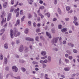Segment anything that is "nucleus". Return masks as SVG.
Segmentation results:
<instances>
[{
  "instance_id": "obj_1",
  "label": "nucleus",
  "mask_w": 79,
  "mask_h": 79,
  "mask_svg": "<svg viewBox=\"0 0 79 79\" xmlns=\"http://www.w3.org/2000/svg\"><path fill=\"white\" fill-rule=\"evenodd\" d=\"M20 33L18 31L15 30L14 32V35L15 37H18L20 35Z\"/></svg>"
},
{
  "instance_id": "obj_2",
  "label": "nucleus",
  "mask_w": 79,
  "mask_h": 79,
  "mask_svg": "<svg viewBox=\"0 0 79 79\" xmlns=\"http://www.w3.org/2000/svg\"><path fill=\"white\" fill-rule=\"evenodd\" d=\"M58 40V38H55L51 41V42L52 44H56Z\"/></svg>"
},
{
  "instance_id": "obj_3",
  "label": "nucleus",
  "mask_w": 79,
  "mask_h": 79,
  "mask_svg": "<svg viewBox=\"0 0 79 79\" xmlns=\"http://www.w3.org/2000/svg\"><path fill=\"white\" fill-rule=\"evenodd\" d=\"M12 71L15 73H17L18 72V68L15 66H12Z\"/></svg>"
},
{
  "instance_id": "obj_4",
  "label": "nucleus",
  "mask_w": 79,
  "mask_h": 79,
  "mask_svg": "<svg viewBox=\"0 0 79 79\" xmlns=\"http://www.w3.org/2000/svg\"><path fill=\"white\" fill-rule=\"evenodd\" d=\"M37 13H38V15L39 16H41V18H42V19H43V18H44V16L43 15H42L41 13L40 12V10H38L37 11Z\"/></svg>"
},
{
  "instance_id": "obj_5",
  "label": "nucleus",
  "mask_w": 79,
  "mask_h": 79,
  "mask_svg": "<svg viewBox=\"0 0 79 79\" xmlns=\"http://www.w3.org/2000/svg\"><path fill=\"white\" fill-rule=\"evenodd\" d=\"M14 33H13V31L12 30H10V35L11 37V39H13V34Z\"/></svg>"
},
{
  "instance_id": "obj_6",
  "label": "nucleus",
  "mask_w": 79,
  "mask_h": 79,
  "mask_svg": "<svg viewBox=\"0 0 79 79\" xmlns=\"http://www.w3.org/2000/svg\"><path fill=\"white\" fill-rule=\"evenodd\" d=\"M11 13H10L8 14L7 17V21H8L10 20V19H11Z\"/></svg>"
},
{
  "instance_id": "obj_7",
  "label": "nucleus",
  "mask_w": 79,
  "mask_h": 79,
  "mask_svg": "<svg viewBox=\"0 0 79 79\" xmlns=\"http://www.w3.org/2000/svg\"><path fill=\"white\" fill-rule=\"evenodd\" d=\"M46 34L47 36H48V37H49V39L52 38V36H51V35H50V33L47 31L46 32Z\"/></svg>"
},
{
  "instance_id": "obj_8",
  "label": "nucleus",
  "mask_w": 79,
  "mask_h": 79,
  "mask_svg": "<svg viewBox=\"0 0 79 79\" xmlns=\"http://www.w3.org/2000/svg\"><path fill=\"white\" fill-rule=\"evenodd\" d=\"M8 63V59L6 57L4 58V64H7Z\"/></svg>"
},
{
  "instance_id": "obj_9",
  "label": "nucleus",
  "mask_w": 79,
  "mask_h": 79,
  "mask_svg": "<svg viewBox=\"0 0 79 79\" xmlns=\"http://www.w3.org/2000/svg\"><path fill=\"white\" fill-rule=\"evenodd\" d=\"M46 52L44 51H42L41 52V55H43V56H45V55H46Z\"/></svg>"
},
{
  "instance_id": "obj_10",
  "label": "nucleus",
  "mask_w": 79,
  "mask_h": 79,
  "mask_svg": "<svg viewBox=\"0 0 79 79\" xmlns=\"http://www.w3.org/2000/svg\"><path fill=\"white\" fill-rule=\"evenodd\" d=\"M45 16H47L48 18H50V13L49 12H48L45 14Z\"/></svg>"
},
{
  "instance_id": "obj_11",
  "label": "nucleus",
  "mask_w": 79,
  "mask_h": 79,
  "mask_svg": "<svg viewBox=\"0 0 79 79\" xmlns=\"http://www.w3.org/2000/svg\"><path fill=\"white\" fill-rule=\"evenodd\" d=\"M68 44V46H71L72 48L74 46V44H72L70 43H69Z\"/></svg>"
},
{
  "instance_id": "obj_12",
  "label": "nucleus",
  "mask_w": 79,
  "mask_h": 79,
  "mask_svg": "<svg viewBox=\"0 0 79 79\" xmlns=\"http://www.w3.org/2000/svg\"><path fill=\"white\" fill-rule=\"evenodd\" d=\"M4 47L6 49H8V43H6L4 45Z\"/></svg>"
},
{
  "instance_id": "obj_13",
  "label": "nucleus",
  "mask_w": 79,
  "mask_h": 79,
  "mask_svg": "<svg viewBox=\"0 0 79 79\" xmlns=\"http://www.w3.org/2000/svg\"><path fill=\"white\" fill-rule=\"evenodd\" d=\"M20 69L23 72H25V71H26V69L24 67H21V68Z\"/></svg>"
},
{
  "instance_id": "obj_14",
  "label": "nucleus",
  "mask_w": 79,
  "mask_h": 79,
  "mask_svg": "<svg viewBox=\"0 0 79 79\" xmlns=\"http://www.w3.org/2000/svg\"><path fill=\"white\" fill-rule=\"evenodd\" d=\"M66 31H67V30L66 28H63L61 29L62 32H65Z\"/></svg>"
},
{
  "instance_id": "obj_15",
  "label": "nucleus",
  "mask_w": 79,
  "mask_h": 79,
  "mask_svg": "<svg viewBox=\"0 0 79 79\" xmlns=\"http://www.w3.org/2000/svg\"><path fill=\"white\" fill-rule=\"evenodd\" d=\"M27 1H28L30 5H32V2H33L34 1L33 0H27Z\"/></svg>"
},
{
  "instance_id": "obj_16",
  "label": "nucleus",
  "mask_w": 79,
  "mask_h": 79,
  "mask_svg": "<svg viewBox=\"0 0 79 79\" xmlns=\"http://www.w3.org/2000/svg\"><path fill=\"white\" fill-rule=\"evenodd\" d=\"M7 5V2H6L3 4V6L4 8H6Z\"/></svg>"
},
{
  "instance_id": "obj_17",
  "label": "nucleus",
  "mask_w": 79,
  "mask_h": 79,
  "mask_svg": "<svg viewBox=\"0 0 79 79\" xmlns=\"http://www.w3.org/2000/svg\"><path fill=\"white\" fill-rule=\"evenodd\" d=\"M51 58L50 56H48V62H49V63H50V62H51Z\"/></svg>"
},
{
  "instance_id": "obj_18",
  "label": "nucleus",
  "mask_w": 79,
  "mask_h": 79,
  "mask_svg": "<svg viewBox=\"0 0 79 79\" xmlns=\"http://www.w3.org/2000/svg\"><path fill=\"white\" fill-rule=\"evenodd\" d=\"M65 71H68L70 69V68L69 67H66L64 69Z\"/></svg>"
},
{
  "instance_id": "obj_19",
  "label": "nucleus",
  "mask_w": 79,
  "mask_h": 79,
  "mask_svg": "<svg viewBox=\"0 0 79 79\" xmlns=\"http://www.w3.org/2000/svg\"><path fill=\"white\" fill-rule=\"evenodd\" d=\"M58 12L59 15H61V10H60V8H58Z\"/></svg>"
},
{
  "instance_id": "obj_20",
  "label": "nucleus",
  "mask_w": 79,
  "mask_h": 79,
  "mask_svg": "<svg viewBox=\"0 0 79 79\" xmlns=\"http://www.w3.org/2000/svg\"><path fill=\"white\" fill-rule=\"evenodd\" d=\"M25 50H24L25 52H27L29 51V48H27V47H25Z\"/></svg>"
},
{
  "instance_id": "obj_21",
  "label": "nucleus",
  "mask_w": 79,
  "mask_h": 79,
  "mask_svg": "<svg viewBox=\"0 0 79 79\" xmlns=\"http://www.w3.org/2000/svg\"><path fill=\"white\" fill-rule=\"evenodd\" d=\"M28 18L29 19H30L32 18V15L30 13H29L28 14Z\"/></svg>"
},
{
  "instance_id": "obj_22",
  "label": "nucleus",
  "mask_w": 79,
  "mask_h": 79,
  "mask_svg": "<svg viewBox=\"0 0 79 79\" xmlns=\"http://www.w3.org/2000/svg\"><path fill=\"white\" fill-rule=\"evenodd\" d=\"M70 8H71L70 7L67 6L66 7V10L67 11H69L70 10Z\"/></svg>"
},
{
  "instance_id": "obj_23",
  "label": "nucleus",
  "mask_w": 79,
  "mask_h": 79,
  "mask_svg": "<svg viewBox=\"0 0 79 79\" xmlns=\"http://www.w3.org/2000/svg\"><path fill=\"white\" fill-rule=\"evenodd\" d=\"M25 33L26 34H28V32H29V30L27 29H26L25 30Z\"/></svg>"
},
{
  "instance_id": "obj_24",
  "label": "nucleus",
  "mask_w": 79,
  "mask_h": 79,
  "mask_svg": "<svg viewBox=\"0 0 79 79\" xmlns=\"http://www.w3.org/2000/svg\"><path fill=\"white\" fill-rule=\"evenodd\" d=\"M41 59H43V60H45V59H46L47 58V56H45L44 57H41Z\"/></svg>"
},
{
  "instance_id": "obj_25",
  "label": "nucleus",
  "mask_w": 79,
  "mask_h": 79,
  "mask_svg": "<svg viewBox=\"0 0 79 79\" xmlns=\"http://www.w3.org/2000/svg\"><path fill=\"white\" fill-rule=\"evenodd\" d=\"M5 16V13L3 12L2 13V15L1 16V18H3Z\"/></svg>"
},
{
  "instance_id": "obj_26",
  "label": "nucleus",
  "mask_w": 79,
  "mask_h": 79,
  "mask_svg": "<svg viewBox=\"0 0 79 79\" xmlns=\"http://www.w3.org/2000/svg\"><path fill=\"white\" fill-rule=\"evenodd\" d=\"M26 18V16H25V15L23 16V17L22 18L21 20V22L24 21V18Z\"/></svg>"
},
{
  "instance_id": "obj_27",
  "label": "nucleus",
  "mask_w": 79,
  "mask_h": 79,
  "mask_svg": "<svg viewBox=\"0 0 79 79\" xmlns=\"http://www.w3.org/2000/svg\"><path fill=\"white\" fill-rule=\"evenodd\" d=\"M0 31L1 32H2V33H4V32L5 31V28L2 29Z\"/></svg>"
},
{
  "instance_id": "obj_28",
  "label": "nucleus",
  "mask_w": 79,
  "mask_h": 79,
  "mask_svg": "<svg viewBox=\"0 0 79 79\" xmlns=\"http://www.w3.org/2000/svg\"><path fill=\"white\" fill-rule=\"evenodd\" d=\"M16 23L19 24H19L20 23V20H17L16 22Z\"/></svg>"
},
{
  "instance_id": "obj_29",
  "label": "nucleus",
  "mask_w": 79,
  "mask_h": 79,
  "mask_svg": "<svg viewBox=\"0 0 79 79\" xmlns=\"http://www.w3.org/2000/svg\"><path fill=\"white\" fill-rule=\"evenodd\" d=\"M20 48H21V49H23V50H24V47H23V45H21L20 46Z\"/></svg>"
},
{
  "instance_id": "obj_30",
  "label": "nucleus",
  "mask_w": 79,
  "mask_h": 79,
  "mask_svg": "<svg viewBox=\"0 0 79 79\" xmlns=\"http://www.w3.org/2000/svg\"><path fill=\"white\" fill-rule=\"evenodd\" d=\"M40 31V28H38L36 30V32L37 33L39 32Z\"/></svg>"
},
{
  "instance_id": "obj_31",
  "label": "nucleus",
  "mask_w": 79,
  "mask_h": 79,
  "mask_svg": "<svg viewBox=\"0 0 79 79\" xmlns=\"http://www.w3.org/2000/svg\"><path fill=\"white\" fill-rule=\"evenodd\" d=\"M3 58V56L2 55H0V60H2Z\"/></svg>"
},
{
  "instance_id": "obj_32",
  "label": "nucleus",
  "mask_w": 79,
  "mask_h": 79,
  "mask_svg": "<svg viewBox=\"0 0 79 79\" xmlns=\"http://www.w3.org/2000/svg\"><path fill=\"white\" fill-rule=\"evenodd\" d=\"M14 3H15V1L14 0H11V5H14Z\"/></svg>"
},
{
  "instance_id": "obj_33",
  "label": "nucleus",
  "mask_w": 79,
  "mask_h": 79,
  "mask_svg": "<svg viewBox=\"0 0 79 79\" xmlns=\"http://www.w3.org/2000/svg\"><path fill=\"white\" fill-rule=\"evenodd\" d=\"M47 67V65L45 64H43V68H45V67Z\"/></svg>"
},
{
  "instance_id": "obj_34",
  "label": "nucleus",
  "mask_w": 79,
  "mask_h": 79,
  "mask_svg": "<svg viewBox=\"0 0 79 79\" xmlns=\"http://www.w3.org/2000/svg\"><path fill=\"white\" fill-rule=\"evenodd\" d=\"M52 33H55V29L54 28H52Z\"/></svg>"
},
{
  "instance_id": "obj_35",
  "label": "nucleus",
  "mask_w": 79,
  "mask_h": 79,
  "mask_svg": "<svg viewBox=\"0 0 79 79\" xmlns=\"http://www.w3.org/2000/svg\"><path fill=\"white\" fill-rule=\"evenodd\" d=\"M19 11L17 12L16 15V17H17V18H18V16H19Z\"/></svg>"
},
{
  "instance_id": "obj_36",
  "label": "nucleus",
  "mask_w": 79,
  "mask_h": 79,
  "mask_svg": "<svg viewBox=\"0 0 79 79\" xmlns=\"http://www.w3.org/2000/svg\"><path fill=\"white\" fill-rule=\"evenodd\" d=\"M5 69L6 71H9V67L8 66L6 67L5 68Z\"/></svg>"
},
{
  "instance_id": "obj_37",
  "label": "nucleus",
  "mask_w": 79,
  "mask_h": 79,
  "mask_svg": "<svg viewBox=\"0 0 79 79\" xmlns=\"http://www.w3.org/2000/svg\"><path fill=\"white\" fill-rule=\"evenodd\" d=\"M40 63H41V64H44V61L43 60H41L40 61Z\"/></svg>"
},
{
  "instance_id": "obj_38",
  "label": "nucleus",
  "mask_w": 79,
  "mask_h": 79,
  "mask_svg": "<svg viewBox=\"0 0 79 79\" xmlns=\"http://www.w3.org/2000/svg\"><path fill=\"white\" fill-rule=\"evenodd\" d=\"M23 50H24V49H21L20 48H19V51L20 52H22L23 51Z\"/></svg>"
},
{
  "instance_id": "obj_39",
  "label": "nucleus",
  "mask_w": 79,
  "mask_h": 79,
  "mask_svg": "<svg viewBox=\"0 0 79 79\" xmlns=\"http://www.w3.org/2000/svg\"><path fill=\"white\" fill-rule=\"evenodd\" d=\"M74 21H77V18L76 16H74Z\"/></svg>"
},
{
  "instance_id": "obj_40",
  "label": "nucleus",
  "mask_w": 79,
  "mask_h": 79,
  "mask_svg": "<svg viewBox=\"0 0 79 79\" xmlns=\"http://www.w3.org/2000/svg\"><path fill=\"white\" fill-rule=\"evenodd\" d=\"M40 17H38L37 18V21H38V22H39V21H40Z\"/></svg>"
},
{
  "instance_id": "obj_41",
  "label": "nucleus",
  "mask_w": 79,
  "mask_h": 79,
  "mask_svg": "<svg viewBox=\"0 0 79 79\" xmlns=\"http://www.w3.org/2000/svg\"><path fill=\"white\" fill-rule=\"evenodd\" d=\"M44 6H41L40 7L39 9H41V10H43V9H44Z\"/></svg>"
},
{
  "instance_id": "obj_42",
  "label": "nucleus",
  "mask_w": 79,
  "mask_h": 79,
  "mask_svg": "<svg viewBox=\"0 0 79 79\" xmlns=\"http://www.w3.org/2000/svg\"><path fill=\"white\" fill-rule=\"evenodd\" d=\"M66 52L67 53H68V54H69V55H70L71 54V52L69 51V50H67L66 51Z\"/></svg>"
},
{
  "instance_id": "obj_43",
  "label": "nucleus",
  "mask_w": 79,
  "mask_h": 79,
  "mask_svg": "<svg viewBox=\"0 0 79 79\" xmlns=\"http://www.w3.org/2000/svg\"><path fill=\"white\" fill-rule=\"evenodd\" d=\"M5 38H6V36L5 35H3L2 37V39L3 40H5Z\"/></svg>"
},
{
  "instance_id": "obj_44",
  "label": "nucleus",
  "mask_w": 79,
  "mask_h": 79,
  "mask_svg": "<svg viewBox=\"0 0 79 79\" xmlns=\"http://www.w3.org/2000/svg\"><path fill=\"white\" fill-rule=\"evenodd\" d=\"M34 16L35 18H37V14L35 12H34Z\"/></svg>"
},
{
  "instance_id": "obj_45",
  "label": "nucleus",
  "mask_w": 79,
  "mask_h": 79,
  "mask_svg": "<svg viewBox=\"0 0 79 79\" xmlns=\"http://www.w3.org/2000/svg\"><path fill=\"white\" fill-rule=\"evenodd\" d=\"M48 62V60L47 59H45L44 61V63H47Z\"/></svg>"
},
{
  "instance_id": "obj_46",
  "label": "nucleus",
  "mask_w": 79,
  "mask_h": 79,
  "mask_svg": "<svg viewBox=\"0 0 79 79\" xmlns=\"http://www.w3.org/2000/svg\"><path fill=\"white\" fill-rule=\"evenodd\" d=\"M63 44H64V45H65V44H66V41L64 40V41L62 42Z\"/></svg>"
},
{
  "instance_id": "obj_47",
  "label": "nucleus",
  "mask_w": 79,
  "mask_h": 79,
  "mask_svg": "<svg viewBox=\"0 0 79 79\" xmlns=\"http://www.w3.org/2000/svg\"><path fill=\"white\" fill-rule=\"evenodd\" d=\"M61 27H62V26L61 25H59L58 26V28L59 29H61Z\"/></svg>"
},
{
  "instance_id": "obj_48",
  "label": "nucleus",
  "mask_w": 79,
  "mask_h": 79,
  "mask_svg": "<svg viewBox=\"0 0 79 79\" xmlns=\"http://www.w3.org/2000/svg\"><path fill=\"white\" fill-rule=\"evenodd\" d=\"M35 40H36V41H38L39 40V36H36L35 38Z\"/></svg>"
},
{
  "instance_id": "obj_49",
  "label": "nucleus",
  "mask_w": 79,
  "mask_h": 79,
  "mask_svg": "<svg viewBox=\"0 0 79 79\" xmlns=\"http://www.w3.org/2000/svg\"><path fill=\"white\" fill-rule=\"evenodd\" d=\"M44 77L45 79H46L47 78H48V74H46L45 75Z\"/></svg>"
},
{
  "instance_id": "obj_50",
  "label": "nucleus",
  "mask_w": 79,
  "mask_h": 79,
  "mask_svg": "<svg viewBox=\"0 0 79 79\" xmlns=\"http://www.w3.org/2000/svg\"><path fill=\"white\" fill-rule=\"evenodd\" d=\"M30 38H26V40H27L28 41H30Z\"/></svg>"
},
{
  "instance_id": "obj_51",
  "label": "nucleus",
  "mask_w": 79,
  "mask_h": 79,
  "mask_svg": "<svg viewBox=\"0 0 79 79\" xmlns=\"http://www.w3.org/2000/svg\"><path fill=\"white\" fill-rule=\"evenodd\" d=\"M31 21H29L28 22V23L29 24V26H31Z\"/></svg>"
},
{
  "instance_id": "obj_52",
  "label": "nucleus",
  "mask_w": 79,
  "mask_h": 79,
  "mask_svg": "<svg viewBox=\"0 0 79 79\" xmlns=\"http://www.w3.org/2000/svg\"><path fill=\"white\" fill-rule=\"evenodd\" d=\"M34 40L33 38H30V41H31L32 42H33Z\"/></svg>"
},
{
  "instance_id": "obj_53",
  "label": "nucleus",
  "mask_w": 79,
  "mask_h": 79,
  "mask_svg": "<svg viewBox=\"0 0 79 79\" xmlns=\"http://www.w3.org/2000/svg\"><path fill=\"white\" fill-rule=\"evenodd\" d=\"M73 51L74 53H77V51L76 49H73Z\"/></svg>"
},
{
  "instance_id": "obj_54",
  "label": "nucleus",
  "mask_w": 79,
  "mask_h": 79,
  "mask_svg": "<svg viewBox=\"0 0 79 79\" xmlns=\"http://www.w3.org/2000/svg\"><path fill=\"white\" fill-rule=\"evenodd\" d=\"M69 60H72L73 59V56H69Z\"/></svg>"
},
{
  "instance_id": "obj_55",
  "label": "nucleus",
  "mask_w": 79,
  "mask_h": 79,
  "mask_svg": "<svg viewBox=\"0 0 79 79\" xmlns=\"http://www.w3.org/2000/svg\"><path fill=\"white\" fill-rule=\"evenodd\" d=\"M57 4V0H54V4L55 5H56Z\"/></svg>"
},
{
  "instance_id": "obj_56",
  "label": "nucleus",
  "mask_w": 79,
  "mask_h": 79,
  "mask_svg": "<svg viewBox=\"0 0 79 79\" xmlns=\"http://www.w3.org/2000/svg\"><path fill=\"white\" fill-rule=\"evenodd\" d=\"M29 48H30V49H31V50H32V45H30Z\"/></svg>"
},
{
  "instance_id": "obj_57",
  "label": "nucleus",
  "mask_w": 79,
  "mask_h": 79,
  "mask_svg": "<svg viewBox=\"0 0 79 79\" xmlns=\"http://www.w3.org/2000/svg\"><path fill=\"white\" fill-rule=\"evenodd\" d=\"M61 58H60V60H59V64H61Z\"/></svg>"
},
{
  "instance_id": "obj_58",
  "label": "nucleus",
  "mask_w": 79,
  "mask_h": 79,
  "mask_svg": "<svg viewBox=\"0 0 79 79\" xmlns=\"http://www.w3.org/2000/svg\"><path fill=\"white\" fill-rule=\"evenodd\" d=\"M54 50H55L56 52H57L58 50V49L57 48H54Z\"/></svg>"
},
{
  "instance_id": "obj_59",
  "label": "nucleus",
  "mask_w": 79,
  "mask_h": 79,
  "mask_svg": "<svg viewBox=\"0 0 79 79\" xmlns=\"http://www.w3.org/2000/svg\"><path fill=\"white\" fill-rule=\"evenodd\" d=\"M65 61H66L67 63L69 62V60L68 59H65Z\"/></svg>"
},
{
  "instance_id": "obj_60",
  "label": "nucleus",
  "mask_w": 79,
  "mask_h": 79,
  "mask_svg": "<svg viewBox=\"0 0 79 79\" xmlns=\"http://www.w3.org/2000/svg\"><path fill=\"white\" fill-rule=\"evenodd\" d=\"M65 21H69V18H66L65 19Z\"/></svg>"
},
{
  "instance_id": "obj_61",
  "label": "nucleus",
  "mask_w": 79,
  "mask_h": 79,
  "mask_svg": "<svg viewBox=\"0 0 79 79\" xmlns=\"http://www.w3.org/2000/svg\"><path fill=\"white\" fill-rule=\"evenodd\" d=\"M19 6H23V3H20L19 4Z\"/></svg>"
},
{
  "instance_id": "obj_62",
  "label": "nucleus",
  "mask_w": 79,
  "mask_h": 79,
  "mask_svg": "<svg viewBox=\"0 0 79 79\" xmlns=\"http://www.w3.org/2000/svg\"><path fill=\"white\" fill-rule=\"evenodd\" d=\"M14 11V9H11L10 10V12H13Z\"/></svg>"
},
{
  "instance_id": "obj_63",
  "label": "nucleus",
  "mask_w": 79,
  "mask_h": 79,
  "mask_svg": "<svg viewBox=\"0 0 79 79\" xmlns=\"http://www.w3.org/2000/svg\"><path fill=\"white\" fill-rule=\"evenodd\" d=\"M73 12V10H71L69 11L68 12V13H72V12Z\"/></svg>"
},
{
  "instance_id": "obj_64",
  "label": "nucleus",
  "mask_w": 79,
  "mask_h": 79,
  "mask_svg": "<svg viewBox=\"0 0 79 79\" xmlns=\"http://www.w3.org/2000/svg\"><path fill=\"white\" fill-rule=\"evenodd\" d=\"M56 20H57L56 18H54L53 19V21H56Z\"/></svg>"
}]
</instances>
